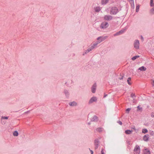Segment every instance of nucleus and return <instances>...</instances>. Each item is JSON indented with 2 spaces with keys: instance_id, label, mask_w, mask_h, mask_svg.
<instances>
[{
  "instance_id": "obj_1",
  "label": "nucleus",
  "mask_w": 154,
  "mask_h": 154,
  "mask_svg": "<svg viewBox=\"0 0 154 154\" xmlns=\"http://www.w3.org/2000/svg\"><path fill=\"white\" fill-rule=\"evenodd\" d=\"M118 12V10L116 7H112L110 11V13L112 14H116Z\"/></svg>"
},
{
  "instance_id": "obj_2",
  "label": "nucleus",
  "mask_w": 154,
  "mask_h": 154,
  "mask_svg": "<svg viewBox=\"0 0 154 154\" xmlns=\"http://www.w3.org/2000/svg\"><path fill=\"white\" fill-rule=\"evenodd\" d=\"M134 154H139L140 153V148L137 145L134 148Z\"/></svg>"
},
{
  "instance_id": "obj_3",
  "label": "nucleus",
  "mask_w": 154,
  "mask_h": 154,
  "mask_svg": "<svg viewBox=\"0 0 154 154\" xmlns=\"http://www.w3.org/2000/svg\"><path fill=\"white\" fill-rule=\"evenodd\" d=\"M139 42L138 40H136L134 43V47L136 49H138L139 48Z\"/></svg>"
},
{
  "instance_id": "obj_4",
  "label": "nucleus",
  "mask_w": 154,
  "mask_h": 154,
  "mask_svg": "<svg viewBox=\"0 0 154 154\" xmlns=\"http://www.w3.org/2000/svg\"><path fill=\"white\" fill-rule=\"evenodd\" d=\"M105 39L103 37H99L97 38V43L94 44L96 46L97 45V44L103 41Z\"/></svg>"
},
{
  "instance_id": "obj_5",
  "label": "nucleus",
  "mask_w": 154,
  "mask_h": 154,
  "mask_svg": "<svg viewBox=\"0 0 154 154\" xmlns=\"http://www.w3.org/2000/svg\"><path fill=\"white\" fill-rule=\"evenodd\" d=\"M109 26L108 23L107 22H104L102 23L101 25V27L103 28H106Z\"/></svg>"
},
{
  "instance_id": "obj_6",
  "label": "nucleus",
  "mask_w": 154,
  "mask_h": 154,
  "mask_svg": "<svg viewBox=\"0 0 154 154\" xmlns=\"http://www.w3.org/2000/svg\"><path fill=\"white\" fill-rule=\"evenodd\" d=\"M97 100V98L95 97H92L89 102V103H93L94 102H96Z\"/></svg>"
},
{
  "instance_id": "obj_7",
  "label": "nucleus",
  "mask_w": 154,
  "mask_h": 154,
  "mask_svg": "<svg viewBox=\"0 0 154 154\" xmlns=\"http://www.w3.org/2000/svg\"><path fill=\"white\" fill-rule=\"evenodd\" d=\"M97 85L96 84H94L91 88V91L93 93H94L96 89Z\"/></svg>"
},
{
  "instance_id": "obj_8",
  "label": "nucleus",
  "mask_w": 154,
  "mask_h": 154,
  "mask_svg": "<svg viewBox=\"0 0 154 154\" xmlns=\"http://www.w3.org/2000/svg\"><path fill=\"white\" fill-rule=\"evenodd\" d=\"M125 31V29H122V30H121V31H120L117 32L114 35L116 36V35H121V34H122Z\"/></svg>"
},
{
  "instance_id": "obj_9",
  "label": "nucleus",
  "mask_w": 154,
  "mask_h": 154,
  "mask_svg": "<svg viewBox=\"0 0 154 154\" xmlns=\"http://www.w3.org/2000/svg\"><path fill=\"white\" fill-rule=\"evenodd\" d=\"M104 19L107 20H111L112 19V17L110 15H106L104 17Z\"/></svg>"
},
{
  "instance_id": "obj_10",
  "label": "nucleus",
  "mask_w": 154,
  "mask_h": 154,
  "mask_svg": "<svg viewBox=\"0 0 154 154\" xmlns=\"http://www.w3.org/2000/svg\"><path fill=\"white\" fill-rule=\"evenodd\" d=\"M96 46L95 45V44L93 45H92L91 47L89 48L87 51L88 52H90L92 51L94 48L95 47H96Z\"/></svg>"
},
{
  "instance_id": "obj_11",
  "label": "nucleus",
  "mask_w": 154,
  "mask_h": 154,
  "mask_svg": "<svg viewBox=\"0 0 154 154\" xmlns=\"http://www.w3.org/2000/svg\"><path fill=\"white\" fill-rule=\"evenodd\" d=\"M109 0H101V3L102 5H105L108 3Z\"/></svg>"
},
{
  "instance_id": "obj_12",
  "label": "nucleus",
  "mask_w": 154,
  "mask_h": 154,
  "mask_svg": "<svg viewBox=\"0 0 154 154\" xmlns=\"http://www.w3.org/2000/svg\"><path fill=\"white\" fill-rule=\"evenodd\" d=\"M146 69V67H145L144 66H141V67H140L138 69V70H140V71H145Z\"/></svg>"
},
{
  "instance_id": "obj_13",
  "label": "nucleus",
  "mask_w": 154,
  "mask_h": 154,
  "mask_svg": "<svg viewBox=\"0 0 154 154\" xmlns=\"http://www.w3.org/2000/svg\"><path fill=\"white\" fill-rule=\"evenodd\" d=\"M76 104V103L75 102H70L69 103V105L72 106H75Z\"/></svg>"
},
{
  "instance_id": "obj_14",
  "label": "nucleus",
  "mask_w": 154,
  "mask_h": 154,
  "mask_svg": "<svg viewBox=\"0 0 154 154\" xmlns=\"http://www.w3.org/2000/svg\"><path fill=\"white\" fill-rule=\"evenodd\" d=\"M149 137L148 135H145L143 137V139L145 141H147L148 140Z\"/></svg>"
},
{
  "instance_id": "obj_15",
  "label": "nucleus",
  "mask_w": 154,
  "mask_h": 154,
  "mask_svg": "<svg viewBox=\"0 0 154 154\" xmlns=\"http://www.w3.org/2000/svg\"><path fill=\"white\" fill-rule=\"evenodd\" d=\"M92 120V121H97L98 120V117L96 116H94L93 117Z\"/></svg>"
},
{
  "instance_id": "obj_16",
  "label": "nucleus",
  "mask_w": 154,
  "mask_h": 154,
  "mask_svg": "<svg viewBox=\"0 0 154 154\" xmlns=\"http://www.w3.org/2000/svg\"><path fill=\"white\" fill-rule=\"evenodd\" d=\"M132 131H133L132 130H127L125 131V133L126 134H130L131 133Z\"/></svg>"
},
{
  "instance_id": "obj_17",
  "label": "nucleus",
  "mask_w": 154,
  "mask_h": 154,
  "mask_svg": "<svg viewBox=\"0 0 154 154\" xmlns=\"http://www.w3.org/2000/svg\"><path fill=\"white\" fill-rule=\"evenodd\" d=\"M94 10L96 12H98L100 10V9L99 7H97L94 8Z\"/></svg>"
},
{
  "instance_id": "obj_18",
  "label": "nucleus",
  "mask_w": 154,
  "mask_h": 154,
  "mask_svg": "<svg viewBox=\"0 0 154 154\" xmlns=\"http://www.w3.org/2000/svg\"><path fill=\"white\" fill-rule=\"evenodd\" d=\"M18 135V132L17 131H15L13 133V135L15 136H17Z\"/></svg>"
},
{
  "instance_id": "obj_19",
  "label": "nucleus",
  "mask_w": 154,
  "mask_h": 154,
  "mask_svg": "<svg viewBox=\"0 0 154 154\" xmlns=\"http://www.w3.org/2000/svg\"><path fill=\"white\" fill-rule=\"evenodd\" d=\"M139 57V56H135L133 57H132V60H135V59H136L137 58H138Z\"/></svg>"
},
{
  "instance_id": "obj_20",
  "label": "nucleus",
  "mask_w": 154,
  "mask_h": 154,
  "mask_svg": "<svg viewBox=\"0 0 154 154\" xmlns=\"http://www.w3.org/2000/svg\"><path fill=\"white\" fill-rule=\"evenodd\" d=\"M103 130V128H97V131H98L99 132L102 131Z\"/></svg>"
},
{
  "instance_id": "obj_21",
  "label": "nucleus",
  "mask_w": 154,
  "mask_h": 154,
  "mask_svg": "<svg viewBox=\"0 0 154 154\" xmlns=\"http://www.w3.org/2000/svg\"><path fill=\"white\" fill-rule=\"evenodd\" d=\"M144 152L145 154H150V152L147 149H145Z\"/></svg>"
},
{
  "instance_id": "obj_22",
  "label": "nucleus",
  "mask_w": 154,
  "mask_h": 154,
  "mask_svg": "<svg viewBox=\"0 0 154 154\" xmlns=\"http://www.w3.org/2000/svg\"><path fill=\"white\" fill-rule=\"evenodd\" d=\"M131 80V78H128L127 80V82L128 84L129 85H131V83L130 82Z\"/></svg>"
},
{
  "instance_id": "obj_23",
  "label": "nucleus",
  "mask_w": 154,
  "mask_h": 154,
  "mask_svg": "<svg viewBox=\"0 0 154 154\" xmlns=\"http://www.w3.org/2000/svg\"><path fill=\"white\" fill-rule=\"evenodd\" d=\"M148 132V131L146 129H143L142 130V132L143 133H146Z\"/></svg>"
},
{
  "instance_id": "obj_24",
  "label": "nucleus",
  "mask_w": 154,
  "mask_h": 154,
  "mask_svg": "<svg viewBox=\"0 0 154 154\" xmlns=\"http://www.w3.org/2000/svg\"><path fill=\"white\" fill-rule=\"evenodd\" d=\"M150 5L151 6H154V4L153 3V0H150Z\"/></svg>"
},
{
  "instance_id": "obj_25",
  "label": "nucleus",
  "mask_w": 154,
  "mask_h": 154,
  "mask_svg": "<svg viewBox=\"0 0 154 154\" xmlns=\"http://www.w3.org/2000/svg\"><path fill=\"white\" fill-rule=\"evenodd\" d=\"M139 5L137 6L136 7V12H138L139 10Z\"/></svg>"
},
{
  "instance_id": "obj_26",
  "label": "nucleus",
  "mask_w": 154,
  "mask_h": 154,
  "mask_svg": "<svg viewBox=\"0 0 154 154\" xmlns=\"http://www.w3.org/2000/svg\"><path fill=\"white\" fill-rule=\"evenodd\" d=\"M131 109L130 108H128L126 110V112L127 113H128L129 111Z\"/></svg>"
},
{
  "instance_id": "obj_27",
  "label": "nucleus",
  "mask_w": 154,
  "mask_h": 154,
  "mask_svg": "<svg viewBox=\"0 0 154 154\" xmlns=\"http://www.w3.org/2000/svg\"><path fill=\"white\" fill-rule=\"evenodd\" d=\"M2 119H8V117H2Z\"/></svg>"
},
{
  "instance_id": "obj_28",
  "label": "nucleus",
  "mask_w": 154,
  "mask_h": 154,
  "mask_svg": "<svg viewBox=\"0 0 154 154\" xmlns=\"http://www.w3.org/2000/svg\"><path fill=\"white\" fill-rule=\"evenodd\" d=\"M151 12L152 13V14H154V8H152V9L151 10Z\"/></svg>"
},
{
  "instance_id": "obj_29",
  "label": "nucleus",
  "mask_w": 154,
  "mask_h": 154,
  "mask_svg": "<svg viewBox=\"0 0 154 154\" xmlns=\"http://www.w3.org/2000/svg\"><path fill=\"white\" fill-rule=\"evenodd\" d=\"M89 151L90 152L91 154H93V152L92 150H91L90 149H89Z\"/></svg>"
},
{
  "instance_id": "obj_30",
  "label": "nucleus",
  "mask_w": 154,
  "mask_h": 154,
  "mask_svg": "<svg viewBox=\"0 0 154 154\" xmlns=\"http://www.w3.org/2000/svg\"><path fill=\"white\" fill-rule=\"evenodd\" d=\"M103 150H104L103 149H102L101 151L102 154H105V153H104V152Z\"/></svg>"
},
{
  "instance_id": "obj_31",
  "label": "nucleus",
  "mask_w": 154,
  "mask_h": 154,
  "mask_svg": "<svg viewBox=\"0 0 154 154\" xmlns=\"http://www.w3.org/2000/svg\"><path fill=\"white\" fill-rule=\"evenodd\" d=\"M118 123H119V125H122V123L121 121H119L118 122Z\"/></svg>"
},
{
  "instance_id": "obj_32",
  "label": "nucleus",
  "mask_w": 154,
  "mask_h": 154,
  "mask_svg": "<svg viewBox=\"0 0 154 154\" xmlns=\"http://www.w3.org/2000/svg\"><path fill=\"white\" fill-rule=\"evenodd\" d=\"M137 108L138 110H140L141 109V108H140L139 106H137Z\"/></svg>"
},
{
  "instance_id": "obj_33",
  "label": "nucleus",
  "mask_w": 154,
  "mask_h": 154,
  "mask_svg": "<svg viewBox=\"0 0 154 154\" xmlns=\"http://www.w3.org/2000/svg\"><path fill=\"white\" fill-rule=\"evenodd\" d=\"M151 116L152 117H154V112L152 113V114Z\"/></svg>"
},
{
  "instance_id": "obj_34",
  "label": "nucleus",
  "mask_w": 154,
  "mask_h": 154,
  "mask_svg": "<svg viewBox=\"0 0 154 154\" xmlns=\"http://www.w3.org/2000/svg\"><path fill=\"white\" fill-rule=\"evenodd\" d=\"M131 97H133L134 96V94H131Z\"/></svg>"
},
{
  "instance_id": "obj_35",
  "label": "nucleus",
  "mask_w": 154,
  "mask_h": 154,
  "mask_svg": "<svg viewBox=\"0 0 154 154\" xmlns=\"http://www.w3.org/2000/svg\"><path fill=\"white\" fill-rule=\"evenodd\" d=\"M152 85L154 86V80H152Z\"/></svg>"
},
{
  "instance_id": "obj_36",
  "label": "nucleus",
  "mask_w": 154,
  "mask_h": 154,
  "mask_svg": "<svg viewBox=\"0 0 154 154\" xmlns=\"http://www.w3.org/2000/svg\"><path fill=\"white\" fill-rule=\"evenodd\" d=\"M133 129H134V130H136V129H135V127H134L133 128Z\"/></svg>"
},
{
  "instance_id": "obj_37",
  "label": "nucleus",
  "mask_w": 154,
  "mask_h": 154,
  "mask_svg": "<svg viewBox=\"0 0 154 154\" xmlns=\"http://www.w3.org/2000/svg\"><path fill=\"white\" fill-rule=\"evenodd\" d=\"M141 38L142 40H143V38L142 37V36H141Z\"/></svg>"
}]
</instances>
